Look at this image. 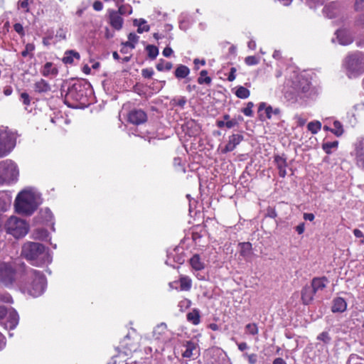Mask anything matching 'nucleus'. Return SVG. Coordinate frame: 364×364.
I'll return each instance as SVG.
<instances>
[{
  "label": "nucleus",
  "instance_id": "nucleus-24",
  "mask_svg": "<svg viewBox=\"0 0 364 364\" xmlns=\"http://www.w3.org/2000/svg\"><path fill=\"white\" fill-rule=\"evenodd\" d=\"M190 73L189 68L183 65H179L176 70H175V76L178 78H185Z\"/></svg>",
  "mask_w": 364,
  "mask_h": 364
},
{
  "label": "nucleus",
  "instance_id": "nucleus-38",
  "mask_svg": "<svg viewBox=\"0 0 364 364\" xmlns=\"http://www.w3.org/2000/svg\"><path fill=\"white\" fill-rule=\"evenodd\" d=\"M245 329L248 333L255 336L258 333V328L256 323H248L245 326Z\"/></svg>",
  "mask_w": 364,
  "mask_h": 364
},
{
  "label": "nucleus",
  "instance_id": "nucleus-60",
  "mask_svg": "<svg viewBox=\"0 0 364 364\" xmlns=\"http://www.w3.org/2000/svg\"><path fill=\"white\" fill-rule=\"evenodd\" d=\"M314 215L313 213H304V219L306 220L313 221L314 220Z\"/></svg>",
  "mask_w": 364,
  "mask_h": 364
},
{
  "label": "nucleus",
  "instance_id": "nucleus-2",
  "mask_svg": "<svg viewBox=\"0 0 364 364\" xmlns=\"http://www.w3.org/2000/svg\"><path fill=\"white\" fill-rule=\"evenodd\" d=\"M21 255L37 267L48 264L52 261L48 248L36 242H25L22 246Z\"/></svg>",
  "mask_w": 364,
  "mask_h": 364
},
{
  "label": "nucleus",
  "instance_id": "nucleus-64",
  "mask_svg": "<svg viewBox=\"0 0 364 364\" xmlns=\"http://www.w3.org/2000/svg\"><path fill=\"white\" fill-rule=\"evenodd\" d=\"M273 364H287V363L282 358H277L274 360Z\"/></svg>",
  "mask_w": 364,
  "mask_h": 364
},
{
  "label": "nucleus",
  "instance_id": "nucleus-23",
  "mask_svg": "<svg viewBox=\"0 0 364 364\" xmlns=\"http://www.w3.org/2000/svg\"><path fill=\"white\" fill-rule=\"evenodd\" d=\"M240 245V255L245 259L250 258L252 255V244L250 242H242Z\"/></svg>",
  "mask_w": 364,
  "mask_h": 364
},
{
  "label": "nucleus",
  "instance_id": "nucleus-43",
  "mask_svg": "<svg viewBox=\"0 0 364 364\" xmlns=\"http://www.w3.org/2000/svg\"><path fill=\"white\" fill-rule=\"evenodd\" d=\"M244 356L247 358L250 364H255L257 362V355L255 353L248 354L245 353Z\"/></svg>",
  "mask_w": 364,
  "mask_h": 364
},
{
  "label": "nucleus",
  "instance_id": "nucleus-15",
  "mask_svg": "<svg viewBox=\"0 0 364 364\" xmlns=\"http://www.w3.org/2000/svg\"><path fill=\"white\" fill-rule=\"evenodd\" d=\"M274 162L279 169V175L280 177L284 178L287 175L286 167L287 166L286 159L282 156H275Z\"/></svg>",
  "mask_w": 364,
  "mask_h": 364
},
{
  "label": "nucleus",
  "instance_id": "nucleus-29",
  "mask_svg": "<svg viewBox=\"0 0 364 364\" xmlns=\"http://www.w3.org/2000/svg\"><path fill=\"white\" fill-rule=\"evenodd\" d=\"M35 50V46L33 43H27L25 49L21 52V55L23 58L28 57L30 59L33 58V51Z\"/></svg>",
  "mask_w": 364,
  "mask_h": 364
},
{
  "label": "nucleus",
  "instance_id": "nucleus-61",
  "mask_svg": "<svg viewBox=\"0 0 364 364\" xmlns=\"http://www.w3.org/2000/svg\"><path fill=\"white\" fill-rule=\"evenodd\" d=\"M238 348L241 351H244L245 350L248 348V346L245 342H242L237 344Z\"/></svg>",
  "mask_w": 364,
  "mask_h": 364
},
{
  "label": "nucleus",
  "instance_id": "nucleus-52",
  "mask_svg": "<svg viewBox=\"0 0 364 364\" xmlns=\"http://www.w3.org/2000/svg\"><path fill=\"white\" fill-rule=\"evenodd\" d=\"M267 216L272 218H275L277 216V214L274 208H268L267 210Z\"/></svg>",
  "mask_w": 364,
  "mask_h": 364
},
{
  "label": "nucleus",
  "instance_id": "nucleus-53",
  "mask_svg": "<svg viewBox=\"0 0 364 364\" xmlns=\"http://www.w3.org/2000/svg\"><path fill=\"white\" fill-rule=\"evenodd\" d=\"M18 5L23 8V9H26V12H28L29 11V9H28V0H20L18 1Z\"/></svg>",
  "mask_w": 364,
  "mask_h": 364
},
{
  "label": "nucleus",
  "instance_id": "nucleus-44",
  "mask_svg": "<svg viewBox=\"0 0 364 364\" xmlns=\"http://www.w3.org/2000/svg\"><path fill=\"white\" fill-rule=\"evenodd\" d=\"M9 317L11 319V324L15 326L18 323V316L15 311H13L10 313Z\"/></svg>",
  "mask_w": 364,
  "mask_h": 364
},
{
  "label": "nucleus",
  "instance_id": "nucleus-12",
  "mask_svg": "<svg viewBox=\"0 0 364 364\" xmlns=\"http://www.w3.org/2000/svg\"><path fill=\"white\" fill-rule=\"evenodd\" d=\"M316 294L314 290L310 286H305L301 290V300L304 304H309L314 299Z\"/></svg>",
  "mask_w": 364,
  "mask_h": 364
},
{
  "label": "nucleus",
  "instance_id": "nucleus-33",
  "mask_svg": "<svg viewBox=\"0 0 364 364\" xmlns=\"http://www.w3.org/2000/svg\"><path fill=\"white\" fill-rule=\"evenodd\" d=\"M338 141L326 142L322 144V149L327 154H331V149H336L338 147Z\"/></svg>",
  "mask_w": 364,
  "mask_h": 364
},
{
  "label": "nucleus",
  "instance_id": "nucleus-40",
  "mask_svg": "<svg viewBox=\"0 0 364 364\" xmlns=\"http://www.w3.org/2000/svg\"><path fill=\"white\" fill-rule=\"evenodd\" d=\"M253 107H254L253 102H249L247 104V107L242 109V112L244 113L245 115H246L247 117H252L253 114V112L252 109Z\"/></svg>",
  "mask_w": 364,
  "mask_h": 364
},
{
  "label": "nucleus",
  "instance_id": "nucleus-36",
  "mask_svg": "<svg viewBox=\"0 0 364 364\" xmlns=\"http://www.w3.org/2000/svg\"><path fill=\"white\" fill-rule=\"evenodd\" d=\"M308 129L312 134H316L318 131H320L321 128V124L320 122H311L307 125Z\"/></svg>",
  "mask_w": 364,
  "mask_h": 364
},
{
  "label": "nucleus",
  "instance_id": "nucleus-8",
  "mask_svg": "<svg viewBox=\"0 0 364 364\" xmlns=\"http://www.w3.org/2000/svg\"><path fill=\"white\" fill-rule=\"evenodd\" d=\"M346 68L353 73L363 71V58L360 53H353L348 55L344 62Z\"/></svg>",
  "mask_w": 364,
  "mask_h": 364
},
{
  "label": "nucleus",
  "instance_id": "nucleus-16",
  "mask_svg": "<svg viewBox=\"0 0 364 364\" xmlns=\"http://www.w3.org/2000/svg\"><path fill=\"white\" fill-rule=\"evenodd\" d=\"M189 263L196 271H201L205 268V263L201 260L198 254H195L190 259Z\"/></svg>",
  "mask_w": 364,
  "mask_h": 364
},
{
  "label": "nucleus",
  "instance_id": "nucleus-13",
  "mask_svg": "<svg viewBox=\"0 0 364 364\" xmlns=\"http://www.w3.org/2000/svg\"><path fill=\"white\" fill-rule=\"evenodd\" d=\"M347 303L344 299L341 297L335 298L333 300V306L331 310L333 313H342L346 310Z\"/></svg>",
  "mask_w": 364,
  "mask_h": 364
},
{
  "label": "nucleus",
  "instance_id": "nucleus-1",
  "mask_svg": "<svg viewBox=\"0 0 364 364\" xmlns=\"http://www.w3.org/2000/svg\"><path fill=\"white\" fill-rule=\"evenodd\" d=\"M21 274V289L32 296L36 297L43 294L46 285L44 274L36 269L27 267L25 263L16 264Z\"/></svg>",
  "mask_w": 364,
  "mask_h": 364
},
{
  "label": "nucleus",
  "instance_id": "nucleus-50",
  "mask_svg": "<svg viewBox=\"0 0 364 364\" xmlns=\"http://www.w3.org/2000/svg\"><path fill=\"white\" fill-rule=\"evenodd\" d=\"M237 125H238V121L235 118L228 120L225 122V127L228 129L232 128Z\"/></svg>",
  "mask_w": 364,
  "mask_h": 364
},
{
  "label": "nucleus",
  "instance_id": "nucleus-46",
  "mask_svg": "<svg viewBox=\"0 0 364 364\" xmlns=\"http://www.w3.org/2000/svg\"><path fill=\"white\" fill-rule=\"evenodd\" d=\"M14 28L16 33H18L21 36H24V30L23 26L19 23H16L14 25Z\"/></svg>",
  "mask_w": 364,
  "mask_h": 364
},
{
  "label": "nucleus",
  "instance_id": "nucleus-11",
  "mask_svg": "<svg viewBox=\"0 0 364 364\" xmlns=\"http://www.w3.org/2000/svg\"><path fill=\"white\" fill-rule=\"evenodd\" d=\"M109 23L117 30H120L122 28L123 18L118 12L114 10L109 11Z\"/></svg>",
  "mask_w": 364,
  "mask_h": 364
},
{
  "label": "nucleus",
  "instance_id": "nucleus-63",
  "mask_svg": "<svg viewBox=\"0 0 364 364\" xmlns=\"http://www.w3.org/2000/svg\"><path fill=\"white\" fill-rule=\"evenodd\" d=\"M273 58L277 60H279L282 58V54L279 50H275L273 53Z\"/></svg>",
  "mask_w": 364,
  "mask_h": 364
},
{
  "label": "nucleus",
  "instance_id": "nucleus-45",
  "mask_svg": "<svg viewBox=\"0 0 364 364\" xmlns=\"http://www.w3.org/2000/svg\"><path fill=\"white\" fill-rule=\"evenodd\" d=\"M141 75L145 78H151V77L154 75V71L152 69H149V68L143 69L141 70Z\"/></svg>",
  "mask_w": 364,
  "mask_h": 364
},
{
  "label": "nucleus",
  "instance_id": "nucleus-54",
  "mask_svg": "<svg viewBox=\"0 0 364 364\" xmlns=\"http://www.w3.org/2000/svg\"><path fill=\"white\" fill-rule=\"evenodd\" d=\"M364 7V0H355V10H361Z\"/></svg>",
  "mask_w": 364,
  "mask_h": 364
},
{
  "label": "nucleus",
  "instance_id": "nucleus-18",
  "mask_svg": "<svg viewBox=\"0 0 364 364\" xmlns=\"http://www.w3.org/2000/svg\"><path fill=\"white\" fill-rule=\"evenodd\" d=\"M356 164L358 167L364 170V141L357 147Z\"/></svg>",
  "mask_w": 364,
  "mask_h": 364
},
{
  "label": "nucleus",
  "instance_id": "nucleus-9",
  "mask_svg": "<svg viewBox=\"0 0 364 364\" xmlns=\"http://www.w3.org/2000/svg\"><path fill=\"white\" fill-rule=\"evenodd\" d=\"M128 122L134 125H140L146 122L147 114L141 109H133L128 114Z\"/></svg>",
  "mask_w": 364,
  "mask_h": 364
},
{
  "label": "nucleus",
  "instance_id": "nucleus-31",
  "mask_svg": "<svg viewBox=\"0 0 364 364\" xmlns=\"http://www.w3.org/2000/svg\"><path fill=\"white\" fill-rule=\"evenodd\" d=\"M208 75V71L205 70H203L200 71V77L198 78V82L200 84V85H202V84H207V85H209L210 84L211 82V78L208 76H207Z\"/></svg>",
  "mask_w": 364,
  "mask_h": 364
},
{
  "label": "nucleus",
  "instance_id": "nucleus-57",
  "mask_svg": "<svg viewBox=\"0 0 364 364\" xmlns=\"http://www.w3.org/2000/svg\"><path fill=\"white\" fill-rule=\"evenodd\" d=\"M1 301L5 303H11L13 299L9 294L3 295L1 298Z\"/></svg>",
  "mask_w": 364,
  "mask_h": 364
},
{
  "label": "nucleus",
  "instance_id": "nucleus-17",
  "mask_svg": "<svg viewBox=\"0 0 364 364\" xmlns=\"http://www.w3.org/2000/svg\"><path fill=\"white\" fill-rule=\"evenodd\" d=\"M33 88L38 93H45L50 90V85L45 80L41 79L34 83Z\"/></svg>",
  "mask_w": 364,
  "mask_h": 364
},
{
  "label": "nucleus",
  "instance_id": "nucleus-7",
  "mask_svg": "<svg viewBox=\"0 0 364 364\" xmlns=\"http://www.w3.org/2000/svg\"><path fill=\"white\" fill-rule=\"evenodd\" d=\"M18 175L16 165L11 160L0 162V177L4 181H14Z\"/></svg>",
  "mask_w": 364,
  "mask_h": 364
},
{
  "label": "nucleus",
  "instance_id": "nucleus-27",
  "mask_svg": "<svg viewBox=\"0 0 364 364\" xmlns=\"http://www.w3.org/2000/svg\"><path fill=\"white\" fill-rule=\"evenodd\" d=\"M187 319L194 325L200 323V312L198 309H193L187 314Z\"/></svg>",
  "mask_w": 364,
  "mask_h": 364
},
{
  "label": "nucleus",
  "instance_id": "nucleus-25",
  "mask_svg": "<svg viewBox=\"0 0 364 364\" xmlns=\"http://www.w3.org/2000/svg\"><path fill=\"white\" fill-rule=\"evenodd\" d=\"M146 21L143 18H140L139 20L135 19L134 21V25L138 26L137 32L139 33H141L144 31L147 32L149 31L150 27L149 25H146Z\"/></svg>",
  "mask_w": 364,
  "mask_h": 364
},
{
  "label": "nucleus",
  "instance_id": "nucleus-22",
  "mask_svg": "<svg viewBox=\"0 0 364 364\" xmlns=\"http://www.w3.org/2000/svg\"><path fill=\"white\" fill-rule=\"evenodd\" d=\"M186 350L183 353V358H191L194 355L193 350H196L197 344L191 341L186 342Z\"/></svg>",
  "mask_w": 364,
  "mask_h": 364
},
{
  "label": "nucleus",
  "instance_id": "nucleus-48",
  "mask_svg": "<svg viewBox=\"0 0 364 364\" xmlns=\"http://www.w3.org/2000/svg\"><path fill=\"white\" fill-rule=\"evenodd\" d=\"M55 37L58 40H65L66 38V33L63 28H59L56 33Z\"/></svg>",
  "mask_w": 364,
  "mask_h": 364
},
{
  "label": "nucleus",
  "instance_id": "nucleus-41",
  "mask_svg": "<svg viewBox=\"0 0 364 364\" xmlns=\"http://www.w3.org/2000/svg\"><path fill=\"white\" fill-rule=\"evenodd\" d=\"M245 62L247 65H255L259 63V60L255 56H247L245 59Z\"/></svg>",
  "mask_w": 364,
  "mask_h": 364
},
{
  "label": "nucleus",
  "instance_id": "nucleus-14",
  "mask_svg": "<svg viewBox=\"0 0 364 364\" xmlns=\"http://www.w3.org/2000/svg\"><path fill=\"white\" fill-rule=\"evenodd\" d=\"M328 279L326 277H315L311 281V287L316 293L318 291L323 290L326 287Z\"/></svg>",
  "mask_w": 364,
  "mask_h": 364
},
{
  "label": "nucleus",
  "instance_id": "nucleus-32",
  "mask_svg": "<svg viewBox=\"0 0 364 364\" xmlns=\"http://www.w3.org/2000/svg\"><path fill=\"white\" fill-rule=\"evenodd\" d=\"M173 64L171 62H166L163 59L159 60V63L156 65V69L159 71L170 70L172 68Z\"/></svg>",
  "mask_w": 364,
  "mask_h": 364
},
{
  "label": "nucleus",
  "instance_id": "nucleus-10",
  "mask_svg": "<svg viewBox=\"0 0 364 364\" xmlns=\"http://www.w3.org/2000/svg\"><path fill=\"white\" fill-rule=\"evenodd\" d=\"M243 136L241 134H232L229 136V140L225 146L221 149L223 154H226L233 151L235 147L243 140Z\"/></svg>",
  "mask_w": 364,
  "mask_h": 364
},
{
  "label": "nucleus",
  "instance_id": "nucleus-58",
  "mask_svg": "<svg viewBox=\"0 0 364 364\" xmlns=\"http://www.w3.org/2000/svg\"><path fill=\"white\" fill-rule=\"evenodd\" d=\"M173 53V50L170 47H166L163 50V55L165 57H169Z\"/></svg>",
  "mask_w": 364,
  "mask_h": 364
},
{
  "label": "nucleus",
  "instance_id": "nucleus-28",
  "mask_svg": "<svg viewBox=\"0 0 364 364\" xmlns=\"http://www.w3.org/2000/svg\"><path fill=\"white\" fill-rule=\"evenodd\" d=\"M235 94L238 98L246 99L250 96V92L247 88L243 86H239L237 88Z\"/></svg>",
  "mask_w": 364,
  "mask_h": 364
},
{
  "label": "nucleus",
  "instance_id": "nucleus-3",
  "mask_svg": "<svg viewBox=\"0 0 364 364\" xmlns=\"http://www.w3.org/2000/svg\"><path fill=\"white\" fill-rule=\"evenodd\" d=\"M15 208L18 213L31 215L37 208L34 193L28 191L19 193L15 200Z\"/></svg>",
  "mask_w": 364,
  "mask_h": 364
},
{
  "label": "nucleus",
  "instance_id": "nucleus-39",
  "mask_svg": "<svg viewBox=\"0 0 364 364\" xmlns=\"http://www.w3.org/2000/svg\"><path fill=\"white\" fill-rule=\"evenodd\" d=\"M279 115L280 114V109L279 108L273 109L271 106L266 107V115L268 119H270L272 114Z\"/></svg>",
  "mask_w": 364,
  "mask_h": 364
},
{
  "label": "nucleus",
  "instance_id": "nucleus-30",
  "mask_svg": "<svg viewBox=\"0 0 364 364\" xmlns=\"http://www.w3.org/2000/svg\"><path fill=\"white\" fill-rule=\"evenodd\" d=\"M128 39H129V41L123 44L125 46H128L132 49L134 48L135 43H136L139 41V36L136 34H135L134 33H130L128 35Z\"/></svg>",
  "mask_w": 364,
  "mask_h": 364
},
{
  "label": "nucleus",
  "instance_id": "nucleus-34",
  "mask_svg": "<svg viewBox=\"0 0 364 364\" xmlns=\"http://www.w3.org/2000/svg\"><path fill=\"white\" fill-rule=\"evenodd\" d=\"M334 128L331 129V132L333 133L336 136H341L343 133V125L339 121H334Z\"/></svg>",
  "mask_w": 364,
  "mask_h": 364
},
{
  "label": "nucleus",
  "instance_id": "nucleus-37",
  "mask_svg": "<svg viewBox=\"0 0 364 364\" xmlns=\"http://www.w3.org/2000/svg\"><path fill=\"white\" fill-rule=\"evenodd\" d=\"M346 364H364V358L355 355L351 354Z\"/></svg>",
  "mask_w": 364,
  "mask_h": 364
},
{
  "label": "nucleus",
  "instance_id": "nucleus-21",
  "mask_svg": "<svg viewBox=\"0 0 364 364\" xmlns=\"http://www.w3.org/2000/svg\"><path fill=\"white\" fill-rule=\"evenodd\" d=\"M74 58L80 60V53L75 50H70L65 53V56L63 58L62 60L65 64H72L73 63Z\"/></svg>",
  "mask_w": 364,
  "mask_h": 364
},
{
  "label": "nucleus",
  "instance_id": "nucleus-42",
  "mask_svg": "<svg viewBox=\"0 0 364 364\" xmlns=\"http://www.w3.org/2000/svg\"><path fill=\"white\" fill-rule=\"evenodd\" d=\"M317 338L325 343H328L331 341V337L327 332H322L318 336Z\"/></svg>",
  "mask_w": 364,
  "mask_h": 364
},
{
  "label": "nucleus",
  "instance_id": "nucleus-47",
  "mask_svg": "<svg viewBox=\"0 0 364 364\" xmlns=\"http://www.w3.org/2000/svg\"><path fill=\"white\" fill-rule=\"evenodd\" d=\"M191 305V301L188 299H184L183 300L179 302L178 306L180 308H186L188 309Z\"/></svg>",
  "mask_w": 364,
  "mask_h": 364
},
{
  "label": "nucleus",
  "instance_id": "nucleus-6",
  "mask_svg": "<svg viewBox=\"0 0 364 364\" xmlns=\"http://www.w3.org/2000/svg\"><path fill=\"white\" fill-rule=\"evenodd\" d=\"M16 268L11 263H0V284L9 287L16 281Z\"/></svg>",
  "mask_w": 364,
  "mask_h": 364
},
{
  "label": "nucleus",
  "instance_id": "nucleus-59",
  "mask_svg": "<svg viewBox=\"0 0 364 364\" xmlns=\"http://www.w3.org/2000/svg\"><path fill=\"white\" fill-rule=\"evenodd\" d=\"M304 223H302L296 227V231L301 235L304 232Z\"/></svg>",
  "mask_w": 364,
  "mask_h": 364
},
{
  "label": "nucleus",
  "instance_id": "nucleus-62",
  "mask_svg": "<svg viewBox=\"0 0 364 364\" xmlns=\"http://www.w3.org/2000/svg\"><path fill=\"white\" fill-rule=\"evenodd\" d=\"M353 233H354V235L358 237V238H361V237H364V235H363V233L362 232V231H360V230L358 229H355L353 230Z\"/></svg>",
  "mask_w": 364,
  "mask_h": 364
},
{
  "label": "nucleus",
  "instance_id": "nucleus-26",
  "mask_svg": "<svg viewBox=\"0 0 364 364\" xmlns=\"http://www.w3.org/2000/svg\"><path fill=\"white\" fill-rule=\"evenodd\" d=\"M180 288L182 291H189L191 288L192 282L191 279L186 276L180 277Z\"/></svg>",
  "mask_w": 364,
  "mask_h": 364
},
{
  "label": "nucleus",
  "instance_id": "nucleus-55",
  "mask_svg": "<svg viewBox=\"0 0 364 364\" xmlns=\"http://www.w3.org/2000/svg\"><path fill=\"white\" fill-rule=\"evenodd\" d=\"M7 313V309L4 306H0V321L5 318Z\"/></svg>",
  "mask_w": 364,
  "mask_h": 364
},
{
  "label": "nucleus",
  "instance_id": "nucleus-35",
  "mask_svg": "<svg viewBox=\"0 0 364 364\" xmlns=\"http://www.w3.org/2000/svg\"><path fill=\"white\" fill-rule=\"evenodd\" d=\"M146 50L148 52V56L152 60L155 59L159 54V49L155 46L148 45Z\"/></svg>",
  "mask_w": 364,
  "mask_h": 364
},
{
  "label": "nucleus",
  "instance_id": "nucleus-20",
  "mask_svg": "<svg viewBox=\"0 0 364 364\" xmlns=\"http://www.w3.org/2000/svg\"><path fill=\"white\" fill-rule=\"evenodd\" d=\"M58 73V69L53 67V63L50 62L46 63L41 70V74L45 77H48L49 75L55 76Z\"/></svg>",
  "mask_w": 364,
  "mask_h": 364
},
{
  "label": "nucleus",
  "instance_id": "nucleus-51",
  "mask_svg": "<svg viewBox=\"0 0 364 364\" xmlns=\"http://www.w3.org/2000/svg\"><path fill=\"white\" fill-rule=\"evenodd\" d=\"M235 73H236V68L232 67L230 68V72L229 73V75L228 77V80L230 82H232L235 79Z\"/></svg>",
  "mask_w": 364,
  "mask_h": 364
},
{
  "label": "nucleus",
  "instance_id": "nucleus-49",
  "mask_svg": "<svg viewBox=\"0 0 364 364\" xmlns=\"http://www.w3.org/2000/svg\"><path fill=\"white\" fill-rule=\"evenodd\" d=\"M21 99L24 105H28L30 104V97L28 93L22 92L21 94Z\"/></svg>",
  "mask_w": 364,
  "mask_h": 364
},
{
  "label": "nucleus",
  "instance_id": "nucleus-4",
  "mask_svg": "<svg viewBox=\"0 0 364 364\" xmlns=\"http://www.w3.org/2000/svg\"><path fill=\"white\" fill-rule=\"evenodd\" d=\"M6 232L16 238L24 237L28 232L29 226L26 222L17 217L12 216L5 224Z\"/></svg>",
  "mask_w": 364,
  "mask_h": 364
},
{
  "label": "nucleus",
  "instance_id": "nucleus-5",
  "mask_svg": "<svg viewBox=\"0 0 364 364\" xmlns=\"http://www.w3.org/2000/svg\"><path fill=\"white\" fill-rule=\"evenodd\" d=\"M16 136L7 129H0V158L7 155L15 147Z\"/></svg>",
  "mask_w": 364,
  "mask_h": 364
},
{
  "label": "nucleus",
  "instance_id": "nucleus-19",
  "mask_svg": "<svg viewBox=\"0 0 364 364\" xmlns=\"http://www.w3.org/2000/svg\"><path fill=\"white\" fill-rule=\"evenodd\" d=\"M167 331V326L165 323H161L157 325L153 331V336L156 340H161L164 338V335Z\"/></svg>",
  "mask_w": 364,
  "mask_h": 364
},
{
  "label": "nucleus",
  "instance_id": "nucleus-56",
  "mask_svg": "<svg viewBox=\"0 0 364 364\" xmlns=\"http://www.w3.org/2000/svg\"><path fill=\"white\" fill-rule=\"evenodd\" d=\"M103 8V4L101 1H95L93 4V9L95 10V11H101Z\"/></svg>",
  "mask_w": 364,
  "mask_h": 364
}]
</instances>
